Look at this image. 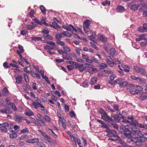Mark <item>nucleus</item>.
<instances>
[{"mask_svg":"<svg viewBox=\"0 0 147 147\" xmlns=\"http://www.w3.org/2000/svg\"><path fill=\"white\" fill-rule=\"evenodd\" d=\"M16 133L14 131H12L11 133L9 135L10 138L11 139L16 138L17 136V135Z\"/></svg>","mask_w":147,"mask_h":147,"instance_id":"26","label":"nucleus"},{"mask_svg":"<svg viewBox=\"0 0 147 147\" xmlns=\"http://www.w3.org/2000/svg\"><path fill=\"white\" fill-rule=\"evenodd\" d=\"M39 141V140L38 139L34 138L27 140V142L29 143H34L38 142Z\"/></svg>","mask_w":147,"mask_h":147,"instance_id":"19","label":"nucleus"},{"mask_svg":"<svg viewBox=\"0 0 147 147\" xmlns=\"http://www.w3.org/2000/svg\"><path fill=\"white\" fill-rule=\"evenodd\" d=\"M82 50V49H79V48H78L76 49L75 51L76 53L78 55H80V51Z\"/></svg>","mask_w":147,"mask_h":147,"instance_id":"61","label":"nucleus"},{"mask_svg":"<svg viewBox=\"0 0 147 147\" xmlns=\"http://www.w3.org/2000/svg\"><path fill=\"white\" fill-rule=\"evenodd\" d=\"M132 140L135 142L137 145L140 146L142 144V143L144 142L145 140L142 136H140L134 138V140L133 139Z\"/></svg>","mask_w":147,"mask_h":147,"instance_id":"4","label":"nucleus"},{"mask_svg":"<svg viewBox=\"0 0 147 147\" xmlns=\"http://www.w3.org/2000/svg\"><path fill=\"white\" fill-rule=\"evenodd\" d=\"M66 134H67L68 136H69L71 140V141L72 140H74V138L75 137L71 135L70 132H66Z\"/></svg>","mask_w":147,"mask_h":147,"instance_id":"53","label":"nucleus"},{"mask_svg":"<svg viewBox=\"0 0 147 147\" xmlns=\"http://www.w3.org/2000/svg\"><path fill=\"white\" fill-rule=\"evenodd\" d=\"M33 20L37 24L41 25L42 24H44L46 26L48 25V24L46 23L45 20L44 19H42L41 21H39V20L36 18H34L33 19Z\"/></svg>","mask_w":147,"mask_h":147,"instance_id":"11","label":"nucleus"},{"mask_svg":"<svg viewBox=\"0 0 147 147\" xmlns=\"http://www.w3.org/2000/svg\"><path fill=\"white\" fill-rule=\"evenodd\" d=\"M44 118L45 121L44 122H45L46 121H48V122H50L51 121L50 117L47 115H45Z\"/></svg>","mask_w":147,"mask_h":147,"instance_id":"45","label":"nucleus"},{"mask_svg":"<svg viewBox=\"0 0 147 147\" xmlns=\"http://www.w3.org/2000/svg\"><path fill=\"white\" fill-rule=\"evenodd\" d=\"M91 22V21L90 20H85L84 22V30L86 33H87L88 32L87 30L90 26Z\"/></svg>","mask_w":147,"mask_h":147,"instance_id":"7","label":"nucleus"},{"mask_svg":"<svg viewBox=\"0 0 147 147\" xmlns=\"http://www.w3.org/2000/svg\"><path fill=\"white\" fill-rule=\"evenodd\" d=\"M31 23L32 24L31 25L29 24L26 25V28L28 30L32 29L36 26V25L34 24V22H32Z\"/></svg>","mask_w":147,"mask_h":147,"instance_id":"17","label":"nucleus"},{"mask_svg":"<svg viewBox=\"0 0 147 147\" xmlns=\"http://www.w3.org/2000/svg\"><path fill=\"white\" fill-rule=\"evenodd\" d=\"M138 127L141 128H144L145 129L147 130V124H144L142 125L141 124H138Z\"/></svg>","mask_w":147,"mask_h":147,"instance_id":"34","label":"nucleus"},{"mask_svg":"<svg viewBox=\"0 0 147 147\" xmlns=\"http://www.w3.org/2000/svg\"><path fill=\"white\" fill-rule=\"evenodd\" d=\"M139 6V5L138 4H135L132 5L130 7L131 10L135 11L138 9Z\"/></svg>","mask_w":147,"mask_h":147,"instance_id":"22","label":"nucleus"},{"mask_svg":"<svg viewBox=\"0 0 147 147\" xmlns=\"http://www.w3.org/2000/svg\"><path fill=\"white\" fill-rule=\"evenodd\" d=\"M113 66L114 65H117L119 64V65H120L122 63L121 61L120 60H119L118 59H115L113 61Z\"/></svg>","mask_w":147,"mask_h":147,"instance_id":"37","label":"nucleus"},{"mask_svg":"<svg viewBox=\"0 0 147 147\" xmlns=\"http://www.w3.org/2000/svg\"><path fill=\"white\" fill-rule=\"evenodd\" d=\"M102 71H105L106 73L107 74H112L113 73V72L110 70H105L104 69V71L102 70Z\"/></svg>","mask_w":147,"mask_h":147,"instance_id":"59","label":"nucleus"},{"mask_svg":"<svg viewBox=\"0 0 147 147\" xmlns=\"http://www.w3.org/2000/svg\"><path fill=\"white\" fill-rule=\"evenodd\" d=\"M72 141L74 142L76 145H77V144L79 145V147H83V144L81 142V141L80 139H78L77 137L74 138V140H72Z\"/></svg>","mask_w":147,"mask_h":147,"instance_id":"9","label":"nucleus"},{"mask_svg":"<svg viewBox=\"0 0 147 147\" xmlns=\"http://www.w3.org/2000/svg\"><path fill=\"white\" fill-rule=\"evenodd\" d=\"M123 116L121 114L115 115L111 116L112 122L114 121L117 122H121Z\"/></svg>","mask_w":147,"mask_h":147,"instance_id":"6","label":"nucleus"},{"mask_svg":"<svg viewBox=\"0 0 147 147\" xmlns=\"http://www.w3.org/2000/svg\"><path fill=\"white\" fill-rule=\"evenodd\" d=\"M131 129L132 130L131 135H132L135 136L136 137L142 135V134L140 129L136 127H131Z\"/></svg>","mask_w":147,"mask_h":147,"instance_id":"3","label":"nucleus"},{"mask_svg":"<svg viewBox=\"0 0 147 147\" xmlns=\"http://www.w3.org/2000/svg\"><path fill=\"white\" fill-rule=\"evenodd\" d=\"M96 34L95 32H92V34L89 36V37L90 40L93 42H94L95 40V38L96 37Z\"/></svg>","mask_w":147,"mask_h":147,"instance_id":"25","label":"nucleus"},{"mask_svg":"<svg viewBox=\"0 0 147 147\" xmlns=\"http://www.w3.org/2000/svg\"><path fill=\"white\" fill-rule=\"evenodd\" d=\"M40 103L41 102L40 101L38 102L33 101L32 103V105L34 106V107L35 109H37L38 107H39L40 106V105L41 104Z\"/></svg>","mask_w":147,"mask_h":147,"instance_id":"16","label":"nucleus"},{"mask_svg":"<svg viewBox=\"0 0 147 147\" xmlns=\"http://www.w3.org/2000/svg\"><path fill=\"white\" fill-rule=\"evenodd\" d=\"M110 1L108 0L104 1H103L102 3V4L105 6H107V5L108 6H109L110 5Z\"/></svg>","mask_w":147,"mask_h":147,"instance_id":"36","label":"nucleus"},{"mask_svg":"<svg viewBox=\"0 0 147 147\" xmlns=\"http://www.w3.org/2000/svg\"><path fill=\"white\" fill-rule=\"evenodd\" d=\"M138 124H140V123H138V121L134 120V119H133V121L130 122V124L132 125H134L138 127Z\"/></svg>","mask_w":147,"mask_h":147,"instance_id":"35","label":"nucleus"},{"mask_svg":"<svg viewBox=\"0 0 147 147\" xmlns=\"http://www.w3.org/2000/svg\"><path fill=\"white\" fill-rule=\"evenodd\" d=\"M118 66L119 68L120 69L121 71H123L124 70L125 71L127 72H128L129 71V67H127V68H124V69H122L120 67V65H118Z\"/></svg>","mask_w":147,"mask_h":147,"instance_id":"52","label":"nucleus"},{"mask_svg":"<svg viewBox=\"0 0 147 147\" xmlns=\"http://www.w3.org/2000/svg\"><path fill=\"white\" fill-rule=\"evenodd\" d=\"M126 117L123 116L122 120L121 121V122L123 123H128L130 124V121H129L127 120L126 119Z\"/></svg>","mask_w":147,"mask_h":147,"instance_id":"43","label":"nucleus"},{"mask_svg":"<svg viewBox=\"0 0 147 147\" xmlns=\"http://www.w3.org/2000/svg\"><path fill=\"white\" fill-rule=\"evenodd\" d=\"M62 57L63 59L67 60H72V58L69 56L67 55V53L65 52L64 54L62 55Z\"/></svg>","mask_w":147,"mask_h":147,"instance_id":"21","label":"nucleus"},{"mask_svg":"<svg viewBox=\"0 0 147 147\" xmlns=\"http://www.w3.org/2000/svg\"><path fill=\"white\" fill-rule=\"evenodd\" d=\"M82 85L84 87L87 88L88 86V81L86 80L84 81L82 83Z\"/></svg>","mask_w":147,"mask_h":147,"instance_id":"42","label":"nucleus"},{"mask_svg":"<svg viewBox=\"0 0 147 147\" xmlns=\"http://www.w3.org/2000/svg\"><path fill=\"white\" fill-rule=\"evenodd\" d=\"M30 73L32 76L34 77H37L38 78H40V76L38 74L34 73L32 71H30Z\"/></svg>","mask_w":147,"mask_h":147,"instance_id":"31","label":"nucleus"},{"mask_svg":"<svg viewBox=\"0 0 147 147\" xmlns=\"http://www.w3.org/2000/svg\"><path fill=\"white\" fill-rule=\"evenodd\" d=\"M14 118L16 121L19 123H21L23 119V118L22 117L18 115H15L14 117Z\"/></svg>","mask_w":147,"mask_h":147,"instance_id":"13","label":"nucleus"},{"mask_svg":"<svg viewBox=\"0 0 147 147\" xmlns=\"http://www.w3.org/2000/svg\"><path fill=\"white\" fill-rule=\"evenodd\" d=\"M123 80L121 78L118 79L115 81L116 84H118L120 85V84L122 83Z\"/></svg>","mask_w":147,"mask_h":147,"instance_id":"49","label":"nucleus"},{"mask_svg":"<svg viewBox=\"0 0 147 147\" xmlns=\"http://www.w3.org/2000/svg\"><path fill=\"white\" fill-rule=\"evenodd\" d=\"M37 116L41 120L45 122L44 118L42 115L39 114H37Z\"/></svg>","mask_w":147,"mask_h":147,"instance_id":"57","label":"nucleus"},{"mask_svg":"<svg viewBox=\"0 0 147 147\" xmlns=\"http://www.w3.org/2000/svg\"><path fill=\"white\" fill-rule=\"evenodd\" d=\"M41 75L42 76V78L45 80V81L48 84H51L50 82L48 79V78L46 76H44V72L41 73Z\"/></svg>","mask_w":147,"mask_h":147,"instance_id":"28","label":"nucleus"},{"mask_svg":"<svg viewBox=\"0 0 147 147\" xmlns=\"http://www.w3.org/2000/svg\"><path fill=\"white\" fill-rule=\"evenodd\" d=\"M38 132L42 134V136L45 139L48 140L49 142H50L51 139L46 134V133L43 132L41 130H38Z\"/></svg>","mask_w":147,"mask_h":147,"instance_id":"14","label":"nucleus"},{"mask_svg":"<svg viewBox=\"0 0 147 147\" xmlns=\"http://www.w3.org/2000/svg\"><path fill=\"white\" fill-rule=\"evenodd\" d=\"M22 77L21 75H18L15 78L16 82L18 84H21V83L22 81Z\"/></svg>","mask_w":147,"mask_h":147,"instance_id":"15","label":"nucleus"},{"mask_svg":"<svg viewBox=\"0 0 147 147\" xmlns=\"http://www.w3.org/2000/svg\"><path fill=\"white\" fill-rule=\"evenodd\" d=\"M25 114L28 116H31L34 115L33 113L30 111H26L25 112Z\"/></svg>","mask_w":147,"mask_h":147,"instance_id":"40","label":"nucleus"},{"mask_svg":"<svg viewBox=\"0 0 147 147\" xmlns=\"http://www.w3.org/2000/svg\"><path fill=\"white\" fill-rule=\"evenodd\" d=\"M97 78L96 77H93L90 80V84L93 85L95 84L97 82Z\"/></svg>","mask_w":147,"mask_h":147,"instance_id":"32","label":"nucleus"},{"mask_svg":"<svg viewBox=\"0 0 147 147\" xmlns=\"http://www.w3.org/2000/svg\"><path fill=\"white\" fill-rule=\"evenodd\" d=\"M127 88L129 90H131L134 88V85L133 84H130L127 86Z\"/></svg>","mask_w":147,"mask_h":147,"instance_id":"47","label":"nucleus"},{"mask_svg":"<svg viewBox=\"0 0 147 147\" xmlns=\"http://www.w3.org/2000/svg\"><path fill=\"white\" fill-rule=\"evenodd\" d=\"M136 89L139 91H142L143 90V88L142 86L136 85Z\"/></svg>","mask_w":147,"mask_h":147,"instance_id":"63","label":"nucleus"},{"mask_svg":"<svg viewBox=\"0 0 147 147\" xmlns=\"http://www.w3.org/2000/svg\"><path fill=\"white\" fill-rule=\"evenodd\" d=\"M43 36L45 38L47 39L51 40L53 39L52 37L51 36L49 35V34H44Z\"/></svg>","mask_w":147,"mask_h":147,"instance_id":"38","label":"nucleus"},{"mask_svg":"<svg viewBox=\"0 0 147 147\" xmlns=\"http://www.w3.org/2000/svg\"><path fill=\"white\" fill-rule=\"evenodd\" d=\"M72 28H74V26L73 25L71 24L68 25L67 30L71 31Z\"/></svg>","mask_w":147,"mask_h":147,"instance_id":"56","label":"nucleus"},{"mask_svg":"<svg viewBox=\"0 0 147 147\" xmlns=\"http://www.w3.org/2000/svg\"><path fill=\"white\" fill-rule=\"evenodd\" d=\"M40 9L41 12L43 14H45L46 13V9L43 5H40Z\"/></svg>","mask_w":147,"mask_h":147,"instance_id":"39","label":"nucleus"},{"mask_svg":"<svg viewBox=\"0 0 147 147\" xmlns=\"http://www.w3.org/2000/svg\"><path fill=\"white\" fill-rule=\"evenodd\" d=\"M91 59H92V60L93 62L94 61V62L97 63H99L98 61V60L96 59L95 57H91Z\"/></svg>","mask_w":147,"mask_h":147,"instance_id":"51","label":"nucleus"},{"mask_svg":"<svg viewBox=\"0 0 147 147\" xmlns=\"http://www.w3.org/2000/svg\"><path fill=\"white\" fill-rule=\"evenodd\" d=\"M106 131L108 133L107 135L109 137L119 138L116 131L115 130H111L109 129H107Z\"/></svg>","mask_w":147,"mask_h":147,"instance_id":"5","label":"nucleus"},{"mask_svg":"<svg viewBox=\"0 0 147 147\" xmlns=\"http://www.w3.org/2000/svg\"><path fill=\"white\" fill-rule=\"evenodd\" d=\"M10 98L9 97H7L5 100V102L7 104L10 106V105L12 103L10 101Z\"/></svg>","mask_w":147,"mask_h":147,"instance_id":"46","label":"nucleus"},{"mask_svg":"<svg viewBox=\"0 0 147 147\" xmlns=\"http://www.w3.org/2000/svg\"><path fill=\"white\" fill-rule=\"evenodd\" d=\"M44 121H42V120H40L39 119H36L35 121L34 122V123L36 125H44Z\"/></svg>","mask_w":147,"mask_h":147,"instance_id":"23","label":"nucleus"},{"mask_svg":"<svg viewBox=\"0 0 147 147\" xmlns=\"http://www.w3.org/2000/svg\"><path fill=\"white\" fill-rule=\"evenodd\" d=\"M98 40L102 42H105L107 41V38L102 34H98Z\"/></svg>","mask_w":147,"mask_h":147,"instance_id":"18","label":"nucleus"},{"mask_svg":"<svg viewBox=\"0 0 147 147\" xmlns=\"http://www.w3.org/2000/svg\"><path fill=\"white\" fill-rule=\"evenodd\" d=\"M49 26L55 28H60V27L56 22H53L52 24H50Z\"/></svg>","mask_w":147,"mask_h":147,"instance_id":"24","label":"nucleus"},{"mask_svg":"<svg viewBox=\"0 0 147 147\" xmlns=\"http://www.w3.org/2000/svg\"><path fill=\"white\" fill-rule=\"evenodd\" d=\"M131 128L128 125H123L120 128V131L122 133L123 132V135L126 137H130L132 134V131L130 130Z\"/></svg>","mask_w":147,"mask_h":147,"instance_id":"1","label":"nucleus"},{"mask_svg":"<svg viewBox=\"0 0 147 147\" xmlns=\"http://www.w3.org/2000/svg\"><path fill=\"white\" fill-rule=\"evenodd\" d=\"M67 67L69 71H71L73 69L74 66L72 65H67Z\"/></svg>","mask_w":147,"mask_h":147,"instance_id":"64","label":"nucleus"},{"mask_svg":"<svg viewBox=\"0 0 147 147\" xmlns=\"http://www.w3.org/2000/svg\"><path fill=\"white\" fill-rule=\"evenodd\" d=\"M117 12L122 13L125 11L126 10L124 7L121 5H118L116 8Z\"/></svg>","mask_w":147,"mask_h":147,"instance_id":"10","label":"nucleus"},{"mask_svg":"<svg viewBox=\"0 0 147 147\" xmlns=\"http://www.w3.org/2000/svg\"><path fill=\"white\" fill-rule=\"evenodd\" d=\"M56 42L57 43L59 44V45H61V46H63L65 45V43L63 41H61L59 40H57Z\"/></svg>","mask_w":147,"mask_h":147,"instance_id":"55","label":"nucleus"},{"mask_svg":"<svg viewBox=\"0 0 147 147\" xmlns=\"http://www.w3.org/2000/svg\"><path fill=\"white\" fill-rule=\"evenodd\" d=\"M29 132V130H28V128L26 127H25L21 131L20 133H28Z\"/></svg>","mask_w":147,"mask_h":147,"instance_id":"50","label":"nucleus"},{"mask_svg":"<svg viewBox=\"0 0 147 147\" xmlns=\"http://www.w3.org/2000/svg\"><path fill=\"white\" fill-rule=\"evenodd\" d=\"M62 37H63L62 33L57 34L56 36V38L58 39H61V38Z\"/></svg>","mask_w":147,"mask_h":147,"instance_id":"60","label":"nucleus"},{"mask_svg":"<svg viewBox=\"0 0 147 147\" xmlns=\"http://www.w3.org/2000/svg\"><path fill=\"white\" fill-rule=\"evenodd\" d=\"M100 113L102 114L101 115L102 118L109 122H112L111 117H110L107 114V113L102 109H101L100 111Z\"/></svg>","mask_w":147,"mask_h":147,"instance_id":"2","label":"nucleus"},{"mask_svg":"<svg viewBox=\"0 0 147 147\" xmlns=\"http://www.w3.org/2000/svg\"><path fill=\"white\" fill-rule=\"evenodd\" d=\"M9 91L7 88L5 87L3 89V94L4 96H7L9 94Z\"/></svg>","mask_w":147,"mask_h":147,"instance_id":"29","label":"nucleus"},{"mask_svg":"<svg viewBox=\"0 0 147 147\" xmlns=\"http://www.w3.org/2000/svg\"><path fill=\"white\" fill-rule=\"evenodd\" d=\"M62 34H63V37L64 36L70 37L71 36V34L70 33L67 31L63 32H62Z\"/></svg>","mask_w":147,"mask_h":147,"instance_id":"33","label":"nucleus"},{"mask_svg":"<svg viewBox=\"0 0 147 147\" xmlns=\"http://www.w3.org/2000/svg\"><path fill=\"white\" fill-rule=\"evenodd\" d=\"M1 127L3 126V127L6 128L7 129L8 128L9 126L8 123L6 122H4L3 124H1Z\"/></svg>","mask_w":147,"mask_h":147,"instance_id":"58","label":"nucleus"},{"mask_svg":"<svg viewBox=\"0 0 147 147\" xmlns=\"http://www.w3.org/2000/svg\"><path fill=\"white\" fill-rule=\"evenodd\" d=\"M107 57V58L106 61L108 64L111 67H113L114 63L112 59L110 56Z\"/></svg>","mask_w":147,"mask_h":147,"instance_id":"12","label":"nucleus"},{"mask_svg":"<svg viewBox=\"0 0 147 147\" xmlns=\"http://www.w3.org/2000/svg\"><path fill=\"white\" fill-rule=\"evenodd\" d=\"M23 76L25 81L26 83H28L29 80L28 75L26 74H23Z\"/></svg>","mask_w":147,"mask_h":147,"instance_id":"41","label":"nucleus"},{"mask_svg":"<svg viewBox=\"0 0 147 147\" xmlns=\"http://www.w3.org/2000/svg\"><path fill=\"white\" fill-rule=\"evenodd\" d=\"M127 83L126 82H122L120 84L119 87H124L127 85Z\"/></svg>","mask_w":147,"mask_h":147,"instance_id":"44","label":"nucleus"},{"mask_svg":"<svg viewBox=\"0 0 147 147\" xmlns=\"http://www.w3.org/2000/svg\"><path fill=\"white\" fill-rule=\"evenodd\" d=\"M111 127L116 129H118V125L117 124L115 123H111Z\"/></svg>","mask_w":147,"mask_h":147,"instance_id":"62","label":"nucleus"},{"mask_svg":"<svg viewBox=\"0 0 147 147\" xmlns=\"http://www.w3.org/2000/svg\"><path fill=\"white\" fill-rule=\"evenodd\" d=\"M55 46L46 45L44 46V49L47 50H53L55 48Z\"/></svg>","mask_w":147,"mask_h":147,"instance_id":"27","label":"nucleus"},{"mask_svg":"<svg viewBox=\"0 0 147 147\" xmlns=\"http://www.w3.org/2000/svg\"><path fill=\"white\" fill-rule=\"evenodd\" d=\"M82 58L86 60V61L88 63H93L92 60L91 59H89V57L87 55L82 54Z\"/></svg>","mask_w":147,"mask_h":147,"instance_id":"20","label":"nucleus"},{"mask_svg":"<svg viewBox=\"0 0 147 147\" xmlns=\"http://www.w3.org/2000/svg\"><path fill=\"white\" fill-rule=\"evenodd\" d=\"M34 10L33 9L31 10L30 12L29 13V15L30 17L31 18H32L34 16Z\"/></svg>","mask_w":147,"mask_h":147,"instance_id":"54","label":"nucleus"},{"mask_svg":"<svg viewBox=\"0 0 147 147\" xmlns=\"http://www.w3.org/2000/svg\"><path fill=\"white\" fill-rule=\"evenodd\" d=\"M32 39L33 40L39 41L42 40V38L39 37H32Z\"/></svg>","mask_w":147,"mask_h":147,"instance_id":"48","label":"nucleus"},{"mask_svg":"<svg viewBox=\"0 0 147 147\" xmlns=\"http://www.w3.org/2000/svg\"><path fill=\"white\" fill-rule=\"evenodd\" d=\"M116 51L114 48H112L110 50V55L112 57L114 56L115 54Z\"/></svg>","mask_w":147,"mask_h":147,"instance_id":"30","label":"nucleus"},{"mask_svg":"<svg viewBox=\"0 0 147 147\" xmlns=\"http://www.w3.org/2000/svg\"><path fill=\"white\" fill-rule=\"evenodd\" d=\"M134 69L137 73H140L142 75H144L146 73V71L144 68L138 67L137 66H134Z\"/></svg>","mask_w":147,"mask_h":147,"instance_id":"8","label":"nucleus"}]
</instances>
